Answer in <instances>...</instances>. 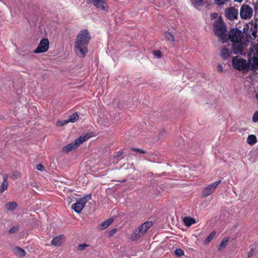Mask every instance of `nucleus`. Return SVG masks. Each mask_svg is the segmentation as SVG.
Returning a JSON list of instances; mask_svg holds the SVG:
<instances>
[{
    "instance_id": "f257e3e1",
    "label": "nucleus",
    "mask_w": 258,
    "mask_h": 258,
    "mask_svg": "<svg viewBox=\"0 0 258 258\" xmlns=\"http://www.w3.org/2000/svg\"><path fill=\"white\" fill-rule=\"evenodd\" d=\"M91 40V36L86 29L80 31L74 42V51L79 57H84L88 52V44Z\"/></svg>"
},
{
    "instance_id": "cd10ccee",
    "label": "nucleus",
    "mask_w": 258,
    "mask_h": 258,
    "mask_svg": "<svg viewBox=\"0 0 258 258\" xmlns=\"http://www.w3.org/2000/svg\"><path fill=\"white\" fill-rule=\"evenodd\" d=\"M8 184V182L6 181V179H5L3 181L1 186L0 187V193L3 192L5 190H6L7 189Z\"/></svg>"
},
{
    "instance_id": "6e6552de",
    "label": "nucleus",
    "mask_w": 258,
    "mask_h": 258,
    "mask_svg": "<svg viewBox=\"0 0 258 258\" xmlns=\"http://www.w3.org/2000/svg\"><path fill=\"white\" fill-rule=\"evenodd\" d=\"M221 182V180H219L205 187L202 191V196L207 197L212 195Z\"/></svg>"
},
{
    "instance_id": "412c9836",
    "label": "nucleus",
    "mask_w": 258,
    "mask_h": 258,
    "mask_svg": "<svg viewBox=\"0 0 258 258\" xmlns=\"http://www.w3.org/2000/svg\"><path fill=\"white\" fill-rule=\"evenodd\" d=\"M231 52L226 48H223L220 51V55L223 59H227L230 56Z\"/></svg>"
},
{
    "instance_id": "f704fd0d",
    "label": "nucleus",
    "mask_w": 258,
    "mask_h": 258,
    "mask_svg": "<svg viewBox=\"0 0 258 258\" xmlns=\"http://www.w3.org/2000/svg\"><path fill=\"white\" fill-rule=\"evenodd\" d=\"M252 121L254 122H258V110L255 112L253 115Z\"/></svg>"
},
{
    "instance_id": "aec40b11",
    "label": "nucleus",
    "mask_w": 258,
    "mask_h": 258,
    "mask_svg": "<svg viewBox=\"0 0 258 258\" xmlns=\"http://www.w3.org/2000/svg\"><path fill=\"white\" fill-rule=\"evenodd\" d=\"M17 206V204L15 202H9L6 205V209L9 211H13Z\"/></svg>"
},
{
    "instance_id": "a19ab883",
    "label": "nucleus",
    "mask_w": 258,
    "mask_h": 258,
    "mask_svg": "<svg viewBox=\"0 0 258 258\" xmlns=\"http://www.w3.org/2000/svg\"><path fill=\"white\" fill-rule=\"evenodd\" d=\"M218 71L222 72L223 71V67L221 64H218L217 66Z\"/></svg>"
},
{
    "instance_id": "79ce46f5",
    "label": "nucleus",
    "mask_w": 258,
    "mask_h": 258,
    "mask_svg": "<svg viewBox=\"0 0 258 258\" xmlns=\"http://www.w3.org/2000/svg\"><path fill=\"white\" fill-rule=\"evenodd\" d=\"M17 230V228L16 227H13V228H11V229L10 230V233H14V232H15Z\"/></svg>"
},
{
    "instance_id": "ddd939ff",
    "label": "nucleus",
    "mask_w": 258,
    "mask_h": 258,
    "mask_svg": "<svg viewBox=\"0 0 258 258\" xmlns=\"http://www.w3.org/2000/svg\"><path fill=\"white\" fill-rule=\"evenodd\" d=\"M258 28V19L254 20V30L252 28L247 32V35L249 36L250 38L255 39L256 37V29Z\"/></svg>"
},
{
    "instance_id": "393cba45",
    "label": "nucleus",
    "mask_w": 258,
    "mask_h": 258,
    "mask_svg": "<svg viewBox=\"0 0 258 258\" xmlns=\"http://www.w3.org/2000/svg\"><path fill=\"white\" fill-rule=\"evenodd\" d=\"M229 240V238L228 237H225L224 238H223L218 246V249H221L224 248L227 244Z\"/></svg>"
},
{
    "instance_id": "c9c22d12",
    "label": "nucleus",
    "mask_w": 258,
    "mask_h": 258,
    "mask_svg": "<svg viewBox=\"0 0 258 258\" xmlns=\"http://www.w3.org/2000/svg\"><path fill=\"white\" fill-rule=\"evenodd\" d=\"M132 150L134 151H135V152H139L140 153H142V154H144L145 153V151L141 149H139V148H133L132 149Z\"/></svg>"
},
{
    "instance_id": "37998d69",
    "label": "nucleus",
    "mask_w": 258,
    "mask_h": 258,
    "mask_svg": "<svg viewBox=\"0 0 258 258\" xmlns=\"http://www.w3.org/2000/svg\"><path fill=\"white\" fill-rule=\"evenodd\" d=\"M254 9L255 12H258V1L254 4Z\"/></svg>"
},
{
    "instance_id": "4c0bfd02",
    "label": "nucleus",
    "mask_w": 258,
    "mask_h": 258,
    "mask_svg": "<svg viewBox=\"0 0 258 258\" xmlns=\"http://www.w3.org/2000/svg\"><path fill=\"white\" fill-rule=\"evenodd\" d=\"M254 253V249L253 248H251L250 250L247 253V256L248 257H251Z\"/></svg>"
},
{
    "instance_id": "7ed1b4c3",
    "label": "nucleus",
    "mask_w": 258,
    "mask_h": 258,
    "mask_svg": "<svg viewBox=\"0 0 258 258\" xmlns=\"http://www.w3.org/2000/svg\"><path fill=\"white\" fill-rule=\"evenodd\" d=\"M232 62L233 68L239 71L247 72L249 70V64L246 59L235 56L233 58Z\"/></svg>"
},
{
    "instance_id": "c756f323",
    "label": "nucleus",
    "mask_w": 258,
    "mask_h": 258,
    "mask_svg": "<svg viewBox=\"0 0 258 258\" xmlns=\"http://www.w3.org/2000/svg\"><path fill=\"white\" fill-rule=\"evenodd\" d=\"M203 4V0H194V5L196 7L202 6Z\"/></svg>"
},
{
    "instance_id": "e433bc0d",
    "label": "nucleus",
    "mask_w": 258,
    "mask_h": 258,
    "mask_svg": "<svg viewBox=\"0 0 258 258\" xmlns=\"http://www.w3.org/2000/svg\"><path fill=\"white\" fill-rule=\"evenodd\" d=\"M216 3L218 5H222L224 4L226 0H215Z\"/></svg>"
},
{
    "instance_id": "a18cd8bd",
    "label": "nucleus",
    "mask_w": 258,
    "mask_h": 258,
    "mask_svg": "<svg viewBox=\"0 0 258 258\" xmlns=\"http://www.w3.org/2000/svg\"><path fill=\"white\" fill-rule=\"evenodd\" d=\"M122 154V152L120 151H119L116 153L115 156L119 157L121 156Z\"/></svg>"
},
{
    "instance_id": "58836bf2",
    "label": "nucleus",
    "mask_w": 258,
    "mask_h": 258,
    "mask_svg": "<svg viewBox=\"0 0 258 258\" xmlns=\"http://www.w3.org/2000/svg\"><path fill=\"white\" fill-rule=\"evenodd\" d=\"M36 169L39 171H43L44 170V167L42 164H39L37 165Z\"/></svg>"
},
{
    "instance_id": "49530a36",
    "label": "nucleus",
    "mask_w": 258,
    "mask_h": 258,
    "mask_svg": "<svg viewBox=\"0 0 258 258\" xmlns=\"http://www.w3.org/2000/svg\"><path fill=\"white\" fill-rule=\"evenodd\" d=\"M234 1L236 2H237V3H241L242 2L243 0H233Z\"/></svg>"
},
{
    "instance_id": "9d476101",
    "label": "nucleus",
    "mask_w": 258,
    "mask_h": 258,
    "mask_svg": "<svg viewBox=\"0 0 258 258\" xmlns=\"http://www.w3.org/2000/svg\"><path fill=\"white\" fill-rule=\"evenodd\" d=\"M225 14L226 17L230 20L233 21L237 19L238 12V10L233 7H229L225 9Z\"/></svg>"
},
{
    "instance_id": "4be33fe9",
    "label": "nucleus",
    "mask_w": 258,
    "mask_h": 258,
    "mask_svg": "<svg viewBox=\"0 0 258 258\" xmlns=\"http://www.w3.org/2000/svg\"><path fill=\"white\" fill-rule=\"evenodd\" d=\"M257 142V139L255 135H250L247 137V143L250 145L255 144Z\"/></svg>"
},
{
    "instance_id": "2eb2a0df",
    "label": "nucleus",
    "mask_w": 258,
    "mask_h": 258,
    "mask_svg": "<svg viewBox=\"0 0 258 258\" xmlns=\"http://www.w3.org/2000/svg\"><path fill=\"white\" fill-rule=\"evenodd\" d=\"M64 241V236L63 235H59L53 238L51 240V244L54 246H59Z\"/></svg>"
},
{
    "instance_id": "dca6fc26",
    "label": "nucleus",
    "mask_w": 258,
    "mask_h": 258,
    "mask_svg": "<svg viewBox=\"0 0 258 258\" xmlns=\"http://www.w3.org/2000/svg\"><path fill=\"white\" fill-rule=\"evenodd\" d=\"M248 62L251 70L258 69V57L253 56L249 59Z\"/></svg>"
},
{
    "instance_id": "72a5a7b5",
    "label": "nucleus",
    "mask_w": 258,
    "mask_h": 258,
    "mask_svg": "<svg viewBox=\"0 0 258 258\" xmlns=\"http://www.w3.org/2000/svg\"><path fill=\"white\" fill-rule=\"evenodd\" d=\"M153 54L157 58H160L161 57V52L160 50H154Z\"/></svg>"
},
{
    "instance_id": "6ab92c4d",
    "label": "nucleus",
    "mask_w": 258,
    "mask_h": 258,
    "mask_svg": "<svg viewBox=\"0 0 258 258\" xmlns=\"http://www.w3.org/2000/svg\"><path fill=\"white\" fill-rule=\"evenodd\" d=\"M183 221L186 226H190L192 224L196 223V220L194 218L190 217H185L183 219Z\"/></svg>"
},
{
    "instance_id": "1a4fd4ad",
    "label": "nucleus",
    "mask_w": 258,
    "mask_h": 258,
    "mask_svg": "<svg viewBox=\"0 0 258 258\" xmlns=\"http://www.w3.org/2000/svg\"><path fill=\"white\" fill-rule=\"evenodd\" d=\"M49 41L47 38H43L39 42L38 47L34 50V53H38L45 52L47 51L49 48Z\"/></svg>"
},
{
    "instance_id": "473e14b6",
    "label": "nucleus",
    "mask_w": 258,
    "mask_h": 258,
    "mask_svg": "<svg viewBox=\"0 0 258 258\" xmlns=\"http://www.w3.org/2000/svg\"><path fill=\"white\" fill-rule=\"evenodd\" d=\"M88 246V245H87V244L83 243V244H79L78 246V250L81 251V250L85 249Z\"/></svg>"
},
{
    "instance_id": "bb28decb",
    "label": "nucleus",
    "mask_w": 258,
    "mask_h": 258,
    "mask_svg": "<svg viewBox=\"0 0 258 258\" xmlns=\"http://www.w3.org/2000/svg\"><path fill=\"white\" fill-rule=\"evenodd\" d=\"M164 37L166 40H168L169 41H170L171 42H173L174 41V37H173V35L169 32H165Z\"/></svg>"
},
{
    "instance_id": "39448f33",
    "label": "nucleus",
    "mask_w": 258,
    "mask_h": 258,
    "mask_svg": "<svg viewBox=\"0 0 258 258\" xmlns=\"http://www.w3.org/2000/svg\"><path fill=\"white\" fill-rule=\"evenodd\" d=\"M90 195H86L80 199L75 204L72 205L71 207L77 213H80L84 208L86 203L91 199Z\"/></svg>"
},
{
    "instance_id": "9b49d317",
    "label": "nucleus",
    "mask_w": 258,
    "mask_h": 258,
    "mask_svg": "<svg viewBox=\"0 0 258 258\" xmlns=\"http://www.w3.org/2000/svg\"><path fill=\"white\" fill-rule=\"evenodd\" d=\"M90 2L98 9L104 11H108V6L105 0H89Z\"/></svg>"
},
{
    "instance_id": "f03ea898",
    "label": "nucleus",
    "mask_w": 258,
    "mask_h": 258,
    "mask_svg": "<svg viewBox=\"0 0 258 258\" xmlns=\"http://www.w3.org/2000/svg\"><path fill=\"white\" fill-rule=\"evenodd\" d=\"M214 32L222 41L223 43L226 41L228 38L226 34V27L221 19H217L214 21Z\"/></svg>"
},
{
    "instance_id": "f3484780",
    "label": "nucleus",
    "mask_w": 258,
    "mask_h": 258,
    "mask_svg": "<svg viewBox=\"0 0 258 258\" xmlns=\"http://www.w3.org/2000/svg\"><path fill=\"white\" fill-rule=\"evenodd\" d=\"M143 235H144V234L141 233V232H140V231L138 228L135 230L134 233L131 235L130 238L132 240L134 241L139 239Z\"/></svg>"
},
{
    "instance_id": "4468645a",
    "label": "nucleus",
    "mask_w": 258,
    "mask_h": 258,
    "mask_svg": "<svg viewBox=\"0 0 258 258\" xmlns=\"http://www.w3.org/2000/svg\"><path fill=\"white\" fill-rule=\"evenodd\" d=\"M152 224H153L151 221H147L139 226L138 229L140 231V232H141V233L144 235L147 230L151 227Z\"/></svg>"
},
{
    "instance_id": "5701e85b",
    "label": "nucleus",
    "mask_w": 258,
    "mask_h": 258,
    "mask_svg": "<svg viewBox=\"0 0 258 258\" xmlns=\"http://www.w3.org/2000/svg\"><path fill=\"white\" fill-rule=\"evenodd\" d=\"M79 119V115L77 112H75L73 114L69 116L68 119H67L68 123L69 122H75Z\"/></svg>"
},
{
    "instance_id": "c03bdc74",
    "label": "nucleus",
    "mask_w": 258,
    "mask_h": 258,
    "mask_svg": "<svg viewBox=\"0 0 258 258\" xmlns=\"http://www.w3.org/2000/svg\"><path fill=\"white\" fill-rule=\"evenodd\" d=\"M253 48L255 50L256 53L258 54V44L253 46Z\"/></svg>"
},
{
    "instance_id": "423d86ee",
    "label": "nucleus",
    "mask_w": 258,
    "mask_h": 258,
    "mask_svg": "<svg viewBox=\"0 0 258 258\" xmlns=\"http://www.w3.org/2000/svg\"><path fill=\"white\" fill-rule=\"evenodd\" d=\"M229 40L234 43L239 42L242 41L243 34L241 31L237 28H234L230 30L228 35Z\"/></svg>"
},
{
    "instance_id": "c85d7f7f",
    "label": "nucleus",
    "mask_w": 258,
    "mask_h": 258,
    "mask_svg": "<svg viewBox=\"0 0 258 258\" xmlns=\"http://www.w3.org/2000/svg\"><path fill=\"white\" fill-rule=\"evenodd\" d=\"M21 176L20 172L18 171H15L12 173V174L10 176V178L12 179H16L18 178Z\"/></svg>"
},
{
    "instance_id": "2f4dec72",
    "label": "nucleus",
    "mask_w": 258,
    "mask_h": 258,
    "mask_svg": "<svg viewBox=\"0 0 258 258\" xmlns=\"http://www.w3.org/2000/svg\"><path fill=\"white\" fill-rule=\"evenodd\" d=\"M67 123H68V122L67 119H64L63 120H58L56 122V125L57 126H63Z\"/></svg>"
},
{
    "instance_id": "ea45409f",
    "label": "nucleus",
    "mask_w": 258,
    "mask_h": 258,
    "mask_svg": "<svg viewBox=\"0 0 258 258\" xmlns=\"http://www.w3.org/2000/svg\"><path fill=\"white\" fill-rule=\"evenodd\" d=\"M218 17V14L216 13H214L211 14V19H215L217 18Z\"/></svg>"
},
{
    "instance_id": "a878e982",
    "label": "nucleus",
    "mask_w": 258,
    "mask_h": 258,
    "mask_svg": "<svg viewBox=\"0 0 258 258\" xmlns=\"http://www.w3.org/2000/svg\"><path fill=\"white\" fill-rule=\"evenodd\" d=\"M216 234L215 231H212L209 235L205 239L204 241V243L206 244H208L214 238Z\"/></svg>"
},
{
    "instance_id": "a211bd4d",
    "label": "nucleus",
    "mask_w": 258,
    "mask_h": 258,
    "mask_svg": "<svg viewBox=\"0 0 258 258\" xmlns=\"http://www.w3.org/2000/svg\"><path fill=\"white\" fill-rule=\"evenodd\" d=\"M14 252L16 255L20 257H23L26 254V252L23 249L18 247L14 249Z\"/></svg>"
},
{
    "instance_id": "b1692460",
    "label": "nucleus",
    "mask_w": 258,
    "mask_h": 258,
    "mask_svg": "<svg viewBox=\"0 0 258 258\" xmlns=\"http://www.w3.org/2000/svg\"><path fill=\"white\" fill-rule=\"evenodd\" d=\"M113 219H109L103 222L100 225V228L101 230H104L106 229L109 226H110L113 222Z\"/></svg>"
},
{
    "instance_id": "7c9ffc66",
    "label": "nucleus",
    "mask_w": 258,
    "mask_h": 258,
    "mask_svg": "<svg viewBox=\"0 0 258 258\" xmlns=\"http://www.w3.org/2000/svg\"><path fill=\"white\" fill-rule=\"evenodd\" d=\"M175 254L177 256H181L184 254V251L180 248L176 249Z\"/></svg>"
},
{
    "instance_id": "de8ad7c7",
    "label": "nucleus",
    "mask_w": 258,
    "mask_h": 258,
    "mask_svg": "<svg viewBox=\"0 0 258 258\" xmlns=\"http://www.w3.org/2000/svg\"><path fill=\"white\" fill-rule=\"evenodd\" d=\"M255 97H256V98L257 99V100H258V94H256L255 95Z\"/></svg>"
},
{
    "instance_id": "f8f14e48",
    "label": "nucleus",
    "mask_w": 258,
    "mask_h": 258,
    "mask_svg": "<svg viewBox=\"0 0 258 258\" xmlns=\"http://www.w3.org/2000/svg\"><path fill=\"white\" fill-rule=\"evenodd\" d=\"M244 43L242 41L239 42H235L233 44L232 49L235 54L241 53L244 49Z\"/></svg>"
},
{
    "instance_id": "20e7f679",
    "label": "nucleus",
    "mask_w": 258,
    "mask_h": 258,
    "mask_svg": "<svg viewBox=\"0 0 258 258\" xmlns=\"http://www.w3.org/2000/svg\"><path fill=\"white\" fill-rule=\"evenodd\" d=\"M89 137L87 135L81 136L75 140L74 142L63 147L62 149V152L67 153L72 150L77 148L80 144L87 141Z\"/></svg>"
},
{
    "instance_id": "0eeeda50",
    "label": "nucleus",
    "mask_w": 258,
    "mask_h": 258,
    "mask_svg": "<svg viewBox=\"0 0 258 258\" xmlns=\"http://www.w3.org/2000/svg\"><path fill=\"white\" fill-rule=\"evenodd\" d=\"M253 15L252 9L248 5H243L240 10V15L242 19H249Z\"/></svg>"
}]
</instances>
